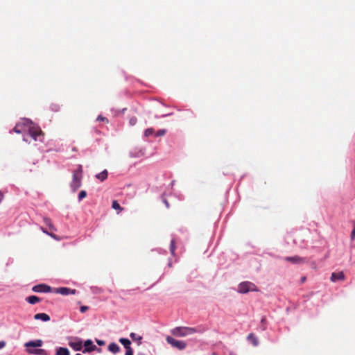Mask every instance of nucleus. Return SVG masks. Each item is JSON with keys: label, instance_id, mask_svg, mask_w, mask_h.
Wrapping results in <instances>:
<instances>
[{"label": "nucleus", "instance_id": "obj_37", "mask_svg": "<svg viewBox=\"0 0 355 355\" xmlns=\"http://www.w3.org/2000/svg\"><path fill=\"white\" fill-rule=\"evenodd\" d=\"M163 202L165 204L166 208H169V204H168V202L166 199L164 198L163 199Z\"/></svg>", "mask_w": 355, "mask_h": 355}, {"label": "nucleus", "instance_id": "obj_44", "mask_svg": "<svg viewBox=\"0 0 355 355\" xmlns=\"http://www.w3.org/2000/svg\"><path fill=\"white\" fill-rule=\"evenodd\" d=\"M174 182H175V181H172V182H171V186H173V185H174Z\"/></svg>", "mask_w": 355, "mask_h": 355}, {"label": "nucleus", "instance_id": "obj_1", "mask_svg": "<svg viewBox=\"0 0 355 355\" xmlns=\"http://www.w3.org/2000/svg\"><path fill=\"white\" fill-rule=\"evenodd\" d=\"M25 121L28 123V128L26 132H23V141L30 143V137L35 141H42V130L40 128L35 125L30 119H26Z\"/></svg>", "mask_w": 355, "mask_h": 355}, {"label": "nucleus", "instance_id": "obj_9", "mask_svg": "<svg viewBox=\"0 0 355 355\" xmlns=\"http://www.w3.org/2000/svg\"><path fill=\"white\" fill-rule=\"evenodd\" d=\"M55 293L62 295H74L76 293V290L67 287H60L55 289Z\"/></svg>", "mask_w": 355, "mask_h": 355}, {"label": "nucleus", "instance_id": "obj_28", "mask_svg": "<svg viewBox=\"0 0 355 355\" xmlns=\"http://www.w3.org/2000/svg\"><path fill=\"white\" fill-rule=\"evenodd\" d=\"M87 193L85 191H81L78 194V200L80 201L83 198L86 197Z\"/></svg>", "mask_w": 355, "mask_h": 355}, {"label": "nucleus", "instance_id": "obj_16", "mask_svg": "<svg viewBox=\"0 0 355 355\" xmlns=\"http://www.w3.org/2000/svg\"><path fill=\"white\" fill-rule=\"evenodd\" d=\"M247 339L255 347L259 345V340L253 334H250L248 336Z\"/></svg>", "mask_w": 355, "mask_h": 355}, {"label": "nucleus", "instance_id": "obj_47", "mask_svg": "<svg viewBox=\"0 0 355 355\" xmlns=\"http://www.w3.org/2000/svg\"><path fill=\"white\" fill-rule=\"evenodd\" d=\"M211 355H216V354L214 352V353H212Z\"/></svg>", "mask_w": 355, "mask_h": 355}, {"label": "nucleus", "instance_id": "obj_22", "mask_svg": "<svg viewBox=\"0 0 355 355\" xmlns=\"http://www.w3.org/2000/svg\"><path fill=\"white\" fill-rule=\"evenodd\" d=\"M130 337L135 341H138V345L141 344V340H142V337L134 332L130 334Z\"/></svg>", "mask_w": 355, "mask_h": 355}, {"label": "nucleus", "instance_id": "obj_40", "mask_svg": "<svg viewBox=\"0 0 355 355\" xmlns=\"http://www.w3.org/2000/svg\"><path fill=\"white\" fill-rule=\"evenodd\" d=\"M311 267H312L313 268H314V269H315V268H316V263H315V261H313V262L311 263Z\"/></svg>", "mask_w": 355, "mask_h": 355}, {"label": "nucleus", "instance_id": "obj_18", "mask_svg": "<svg viewBox=\"0 0 355 355\" xmlns=\"http://www.w3.org/2000/svg\"><path fill=\"white\" fill-rule=\"evenodd\" d=\"M98 351V352H100L101 351V349L100 348H98L96 346H94V347H83L81 352L83 353V354H87V353H89V352H94V351Z\"/></svg>", "mask_w": 355, "mask_h": 355}, {"label": "nucleus", "instance_id": "obj_34", "mask_svg": "<svg viewBox=\"0 0 355 355\" xmlns=\"http://www.w3.org/2000/svg\"><path fill=\"white\" fill-rule=\"evenodd\" d=\"M96 343L99 345V346H103L105 345V341L104 340H98L96 339Z\"/></svg>", "mask_w": 355, "mask_h": 355}, {"label": "nucleus", "instance_id": "obj_25", "mask_svg": "<svg viewBox=\"0 0 355 355\" xmlns=\"http://www.w3.org/2000/svg\"><path fill=\"white\" fill-rule=\"evenodd\" d=\"M94 347V346H96L95 345H94L93 343V341L90 339H88V340H86L84 343H83V347Z\"/></svg>", "mask_w": 355, "mask_h": 355}, {"label": "nucleus", "instance_id": "obj_19", "mask_svg": "<svg viewBox=\"0 0 355 355\" xmlns=\"http://www.w3.org/2000/svg\"><path fill=\"white\" fill-rule=\"evenodd\" d=\"M107 171L105 169L102 172L96 174V178L98 179L100 181L103 182L107 178Z\"/></svg>", "mask_w": 355, "mask_h": 355}, {"label": "nucleus", "instance_id": "obj_24", "mask_svg": "<svg viewBox=\"0 0 355 355\" xmlns=\"http://www.w3.org/2000/svg\"><path fill=\"white\" fill-rule=\"evenodd\" d=\"M175 240L173 239L171 241V245H170V252H171V254H173V255L175 254Z\"/></svg>", "mask_w": 355, "mask_h": 355}, {"label": "nucleus", "instance_id": "obj_42", "mask_svg": "<svg viewBox=\"0 0 355 355\" xmlns=\"http://www.w3.org/2000/svg\"><path fill=\"white\" fill-rule=\"evenodd\" d=\"M265 322H266V318H262V319H261V322L262 324H264V323H265Z\"/></svg>", "mask_w": 355, "mask_h": 355}, {"label": "nucleus", "instance_id": "obj_48", "mask_svg": "<svg viewBox=\"0 0 355 355\" xmlns=\"http://www.w3.org/2000/svg\"><path fill=\"white\" fill-rule=\"evenodd\" d=\"M76 355H82V354H80L78 353V354H76Z\"/></svg>", "mask_w": 355, "mask_h": 355}, {"label": "nucleus", "instance_id": "obj_43", "mask_svg": "<svg viewBox=\"0 0 355 355\" xmlns=\"http://www.w3.org/2000/svg\"><path fill=\"white\" fill-rule=\"evenodd\" d=\"M305 280H306V277H303L301 278V282H304Z\"/></svg>", "mask_w": 355, "mask_h": 355}, {"label": "nucleus", "instance_id": "obj_32", "mask_svg": "<svg viewBox=\"0 0 355 355\" xmlns=\"http://www.w3.org/2000/svg\"><path fill=\"white\" fill-rule=\"evenodd\" d=\"M88 309H89V307L87 306H82L80 308V311L81 313H85Z\"/></svg>", "mask_w": 355, "mask_h": 355}, {"label": "nucleus", "instance_id": "obj_35", "mask_svg": "<svg viewBox=\"0 0 355 355\" xmlns=\"http://www.w3.org/2000/svg\"><path fill=\"white\" fill-rule=\"evenodd\" d=\"M125 355H133L132 349H127L125 352Z\"/></svg>", "mask_w": 355, "mask_h": 355}, {"label": "nucleus", "instance_id": "obj_21", "mask_svg": "<svg viewBox=\"0 0 355 355\" xmlns=\"http://www.w3.org/2000/svg\"><path fill=\"white\" fill-rule=\"evenodd\" d=\"M26 301L31 304H35L40 302V299L35 295H31L26 298Z\"/></svg>", "mask_w": 355, "mask_h": 355}, {"label": "nucleus", "instance_id": "obj_27", "mask_svg": "<svg viewBox=\"0 0 355 355\" xmlns=\"http://www.w3.org/2000/svg\"><path fill=\"white\" fill-rule=\"evenodd\" d=\"M154 133V129L153 128H147L144 132V136L145 137H149L152 135Z\"/></svg>", "mask_w": 355, "mask_h": 355}, {"label": "nucleus", "instance_id": "obj_12", "mask_svg": "<svg viewBox=\"0 0 355 355\" xmlns=\"http://www.w3.org/2000/svg\"><path fill=\"white\" fill-rule=\"evenodd\" d=\"M345 278V275L343 272H333L331 276V280L335 282L338 280H343Z\"/></svg>", "mask_w": 355, "mask_h": 355}, {"label": "nucleus", "instance_id": "obj_4", "mask_svg": "<svg viewBox=\"0 0 355 355\" xmlns=\"http://www.w3.org/2000/svg\"><path fill=\"white\" fill-rule=\"evenodd\" d=\"M238 292L240 293H247L250 291H257V288L254 284L250 282H243L239 284Z\"/></svg>", "mask_w": 355, "mask_h": 355}, {"label": "nucleus", "instance_id": "obj_38", "mask_svg": "<svg viewBox=\"0 0 355 355\" xmlns=\"http://www.w3.org/2000/svg\"><path fill=\"white\" fill-rule=\"evenodd\" d=\"M355 237V227L353 229L351 233V238L352 239H354Z\"/></svg>", "mask_w": 355, "mask_h": 355}, {"label": "nucleus", "instance_id": "obj_39", "mask_svg": "<svg viewBox=\"0 0 355 355\" xmlns=\"http://www.w3.org/2000/svg\"><path fill=\"white\" fill-rule=\"evenodd\" d=\"M52 110L56 112L58 110V105H53L51 107Z\"/></svg>", "mask_w": 355, "mask_h": 355}, {"label": "nucleus", "instance_id": "obj_13", "mask_svg": "<svg viewBox=\"0 0 355 355\" xmlns=\"http://www.w3.org/2000/svg\"><path fill=\"white\" fill-rule=\"evenodd\" d=\"M35 320H41L44 322H48L50 320V317L48 314L44 313H37L34 315Z\"/></svg>", "mask_w": 355, "mask_h": 355}, {"label": "nucleus", "instance_id": "obj_46", "mask_svg": "<svg viewBox=\"0 0 355 355\" xmlns=\"http://www.w3.org/2000/svg\"><path fill=\"white\" fill-rule=\"evenodd\" d=\"M230 355H235V354H234V353H232V352H230Z\"/></svg>", "mask_w": 355, "mask_h": 355}, {"label": "nucleus", "instance_id": "obj_36", "mask_svg": "<svg viewBox=\"0 0 355 355\" xmlns=\"http://www.w3.org/2000/svg\"><path fill=\"white\" fill-rule=\"evenodd\" d=\"M6 346V342L2 340L0 341V349L3 348Z\"/></svg>", "mask_w": 355, "mask_h": 355}, {"label": "nucleus", "instance_id": "obj_20", "mask_svg": "<svg viewBox=\"0 0 355 355\" xmlns=\"http://www.w3.org/2000/svg\"><path fill=\"white\" fill-rule=\"evenodd\" d=\"M119 342L124 346L126 350L132 349L130 347L131 342L129 339L121 338L119 339Z\"/></svg>", "mask_w": 355, "mask_h": 355}, {"label": "nucleus", "instance_id": "obj_30", "mask_svg": "<svg viewBox=\"0 0 355 355\" xmlns=\"http://www.w3.org/2000/svg\"><path fill=\"white\" fill-rule=\"evenodd\" d=\"M137 123V118L133 116L131 117L129 120V123L130 125H135Z\"/></svg>", "mask_w": 355, "mask_h": 355}, {"label": "nucleus", "instance_id": "obj_31", "mask_svg": "<svg viewBox=\"0 0 355 355\" xmlns=\"http://www.w3.org/2000/svg\"><path fill=\"white\" fill-rule=\"evenodd\" d=\"M96 121H105L106 123H108V119L104 116H102L101 115H99L97 119H96Z\"/></svg>", "mask_w": 355, "mask_h": 355}, {"label": "nucleus", "instance_id": "obj_41", "mask_svg": "<svg viewBox=\"0 0 355 355\" xmlns=\"http://www.w3.org/2000/svg\"><path fill=\"white\" fill-rule=\"evenodd\" d=\"M130 156H131V157H139V154H135V155H134V154L131 152V153H130Z\"/></svg>", "mask_w": 355, "mask_h": 355}, {"label": "nucleus", "instance_id": "obj_33", "mask_svg": "<svg viewBox=\"0 0 355 355\" xmlns=\"http://www.w3.org/2000/svg\"><path fill=\"white\" fill-rule=\"evenodd\" d=\"M43 232L46 233V234L51 236V237L56 239V236L53 234L49 233L47 231H46L44 228H42Z\"/></svg>", "mask_w": 355, "mask_h": 355}, {"label": "nucleus", "instance_id": "obj_17", "mask_svg": "<svg viewBox=\"0 0 355 355\" xmlns=\"http://www.w3.org/2000/svg\"><path fill=\"white\" fill-rule=\"evenodd\" d=\"M108 349L113 354H116L120 351V347L116 343H112L109 345Z\"/></svg>", "mask_w": 355, "mask_h": 355}, {"label": "nucleus", "instance_id": "obj_5", "mask_svg": "<svg viewBox=\"0 0 355 355\" xmlns=\"http://www.w3.org/2000/svg\"><path fill=\"white\" fill-rule=\"evenodd\" d=\"M68 345L74 351H81L83 347V340L79 337L71 338Z\"/></svg>", "mask_w": 355, "mask_h": 355}, {"label": "nucleus", "instance_id": "obj_14", "mask_svg": "<svg viewBox=\"0 0 355 355\" xmlns=\"http://www.w3.org/2000/svg\"><path fill=\"white\" fill-rule=\"evenodd\" d=\"M55 355H70V353L67 348L59 347L56 348Z\"/></svg>", "mask_w": 355, "mask_h": 355}, {"label": "nucleus", "instance_id": "obj_8", "mask_svg": "<svg viewBox=\"0 0 355 355\" xmlns=\"http://www.w3.org/2000/svg\"><path fill=\"white\" fill-rule=\"evenodd\" d=\"M284 260L293 264H301L306 262V259L299 256L286 257Z\"/></svg>", "mask_w": 355, "mask_h": 355}, {"label": "nucleus", "instance_id": "obj_15", "mask_svg": "<svg viewBox=\"0 0 355 355\" xmlns=\"http://www.w3.org/2000/svg\"><path fill=\"white\" fill-rule=\"evenodd\" d=\"M27 352L31 354L46 355V350L43 349H27Z\"/></svg>", "mask_w": 355, "mask_h": 355}, {"label": "nucleus", "instance_id": "obj_11", "mask_svg": "<svg viewBox=\"0 0 355 355\" xmlns=\"http://www.w3.org/2000/svg\"><path fill=\"white\" fill-rule=\"evenodd\" d=\"M43 344V342L40 339L35 340H31L24 344V346L26 347H41Z\"/></svg>", "mask_w": 355, "mask_h": 355}, {"label": "nucleus", "instance_id": "obj_6", "mask_svg": "<svg viewBox=\"0 0 355 355\" xmlns=\"http://www.w3.org/2000/svg\"><path fill=\"white\" fill-rule=\"evenodd\" d=\"M166 341L173 347L180 350H182L187 347V344L184 341L176 340L171 336H167Z\"/></svg>", "mask_w": 355, "mask_h": 355}, {"label": "nucleus", "instance_id": "obj_2", "mask_svg": "<svg viewBox=\"0 0 355 355\" xmlns=\"http://www.w3.org/2000/svg\"><path fill=\"white\" fill-rule=\"evenodd\" d=\"M205 331V329L201 328L200 327L193 328V327H178L171 330V333L173 335L179 337H184L188 335H191L195 333H203Z\"/></svg>", "mask_w": 355, "mask_h": 355}, {"label": "nucleus", "instance_id": "obj_7", "mask_svg": "<svg viewBox=\"0 0 355 355\" xmlns=\"http://www.w3.org/2000/svg\"><path fill=\"white\" fill-rule=\"evenodd\" d=\"M32 290L36 293H49L51 291V288L46 284H41L34 286Z\"/></svg>", "mask_w": 355, "mask_h": 355}, {"label": "nucleus", "instance_id": "obj_45", "mask_svg": "<svg viewBox=\"0 0 355 355\" xmlns=\"http://www.w3.org/2000/svg\"><path fill=\"white\" fill-rule=\"evenodd\" d=\"M168 114H164L162 116H163V117H165V116H168Z\"/></svg>", "mask_w": 355, "mask_h": 355}, {"label": "nucleus", "instance_id": "obj_26", "mask_svg": "<svg viewBox=\"0 0 355 355\" xmlns=\"http://www.w3.org/2000/svg\"><path fill=\"white\" fill-rule=\"evenodd\" d=\"M112 207L113 209H114L116 210H122L121 207L120 206V205L118 203V202L116 200H114L112 202Z\"/></svg>", "mask_w": 355, "mask_h": 355}, {"label": "nucleus", "instance_id": "obj_10", "mask_svg": "<svg viewBox=\"0 0 355 355\" xmlns=\"http://www.w3.org/2000/svg\"><path fill=\"white\" fill-rule=\"evenodd\" d=\"M25 119H24L23 125L20 123H17L15 128H13V131L16 133H22L26 132V130L28 128V123L25 121Z\"/></svg>", "mask_w": 355, "mask_h": 355}, {"label": "nucleus", "instance_id": "obj_3", "mask_svg": "<svg viewBox=\"0 0 355 355\" xmlns=\"http://www.w3.org/2000/svg\"><path fill=\"white\" fill-rule=\"evenodd\" d=\"M82 173V166L78 165L77 169L73 171V179L71 182V187L73 191H76L81 186Z\"/></svg>", "mask_w": 355, "mask_h": 355}, {"label": "nucleus", "instance_id": "obj_29", "mask_svg": "<svg viewBox=\"0 0 355 355\" xmlns=\"http://www.w3.org/2000/svg\"><path fill=\"white\" fill-rule=\"evenodd\" d=\"M166 133V130L164 129H162V130H158L156 134H155V136L156 137H161V136H163Z\"/></svg>", "mask_w": 355, "mask_h": 355}, {"label": "nucleus", "instance_id": "obj_23", "mask_svg": "<svg viewBox=\"0 0 355 355\" xmlns=\"http://www.w3.org/2000/svg\"><path fill=\"white\" fill-rule=\"evenodd\" d=\"M44 223L49 227L51 230H54V227L51 223V219L49 218H44Z\"/></svg>", "mask_w": 355, "mask_h": 355}]
</instances>
